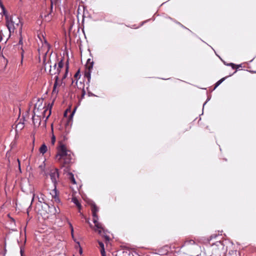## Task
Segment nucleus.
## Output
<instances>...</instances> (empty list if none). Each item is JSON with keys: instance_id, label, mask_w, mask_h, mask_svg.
Masks as SVG:
<instances>
[{"instance_id": "1", "label": "nucleus", "mask_w": 256, "mask_h": 256, "mask_svg": "<svg viewBox=\"0 0 256 256\" xmlns=\"http://www.w3.org/2000/svg\"><path fill=\"white\" fill-rule=\"evenodd\" d=\"M92 206V215L93 216V222L94 224V226L96 227L97 230H98V233L102 235L105 238L106 242H109L110 240V238L106 234V232H108L107 230H106L102 227V224L100 222H98V214H96L97 212L98 211V208L96 204L94 202L91 201L90 204Z\"/></svg>"}, {"instance_id": "2", "label": "nucleus", "mask_w": 256, "mask_h": 256, "mask_svg": "<svg viewBox=\"0 0 256 256\" xmlns=\"http://www.w3.org/2000/svg\"><path fill=\"white\" fill-rule=\"evenodd\" d=\"M34 210L36 212L44 219L48 218L50 215L55 214L57 212L56 208L53 205L50 206L47 203H36Z\"/></svg>"}, {"instance_id": "3", "label": "nucleus", "mask_w": 256, "mask_h": 256, "mask_svg": "<svg viewBox=\"0 0 256 256\" xmlns=\"http://www.w3.org/2000/svg\"><path fill=\"white\" fill-rule=\"evenodd\" d=\"M69 152L70 151L67 150L66 146L63 144H60L58 148V154L56 157L59 162L63 160L62 166L71 162L72 158Z\"/></svg>"}, {"instance_id": "4", "label": "nucleus", "mask_w": 256, "mask_h": 256, "mask_svg": "<svg viewBox=\"0 0 256 256\" xmlns=\"http://www.w3.org/2000/svg\"><path fill=\"white\" fill-rule=\"evenodd\" d=\"M20 23V19L16 16H10L8 20L6 22V26L8 30L10 35L14 32V30L16 28Z\"/></svg>"}, {"instance_id": "5", "label": "nucleus", "mask_w": 256, "mask_h": 256, "mask_svg": "<svg viewBox=\"0 0 256 256\" xmlns=\"http://www.w3.org/2000/svg\"><path fill=\"white\" fill-rule=\"evenodd\" d=\"M50 176L52 182L54 184V190L56 192L57 178H59L60 174L58 168H55L50 172Z\"/></svg>"}, {"instance_id": "6", "label": "nucleus", "mask_w": 256, "mask_h": 256, "mask_svg": "<svg viewBox=\"0 0 256 256\" xmlns=\"http://www.w3.org/2000/svg\"><path fill=\"white\" fill-rule=\"evenodd\" d=\"M55 80V82L54 84L52 93H56L57 94L58 92V90H56V87L58 84V76H56L54 78Z\"/></svg>"}, {"instance_id": "7", "label": "nucleus", "mask_w": 256, "mask_h": 256, "mask_svg": "<svg viewBox=\"0 0 256 256\" xmlns=\"http://www.w3.org/2000/svg\"><path fill=\"white\" fill-rule=\"evenodd\" d=\"M94 62L90 58H88L86 61V69H92L94 66Z\"/></svg>"}, {"instance_id": "8", "label": "nucleus", "mask_w": 256, "mask_h": 256, "mask_svg": "<svg viewBox=\"0 0 256 256\" xmlns=\"http://www.w3.org/2000/svg\"><path fill=\"white\" fill-rule=\"evenodd\" d=\"M62 0H50V12L46 14L45 15V17H48L49 15L50 14L51 12L52 11L53 9V5L54 4H56L58 2H60Z\"/></svg>"}, {"instance_id": "9", "label": "nucleus", "mask_w": 256, "mask_h": 256, "mask_svg": "<svg viewBox=\"0 0 256 256\" xmlns=\"http://www.w3.org/2000/svg\"><path fill=\"white\" fill-rule=\"evenodd\" d=\"M92 69H86L84 77L86 78L88 80L91 79V73Z\"/></svg>"}, {"instance_id": "10", "label": "nucleus", "mask_w": 256, "mask_h": 256, "mask_svg": "<svg viewBox=\"0 0 256 256\" xmlns=\"http://www.w3.org/2000/svg\"><path fill=\"white\" fill-rule=\"evenodd\" d=\"M232 76V74H230V76L224 77L218 80L214 84V89L216 88L219 85H220L226 78H227L228 77L230 76Z\"/></svg>"}, {"instance_id": "11", "label": "nucleus", "mask_w": 256, "mask_h": 256, "mask_svg": "<svg viewBox=\"0 0 256 256\" xmlns=\"http://www.w3.org/2000/svg\"><path fill=\"white\" fill-rule=\"evenodd\" d=\"M48 150L47 146L45 144H43L40 147L39 150L40 153L42 154H45Z\"/></svg>"}, {"instance_id": "12", "label": "nucleus", "mask_w": 256, "mask_h": 256, "mask_svg": "<svg viewBox=\"0 0 256 256\" xmlns=\"http://www.w3.org/2000/svg\"><path fill=\"white\" fill-rule=\"evenodd\" d=\"M68 178L71 181L72 183L73 184H76V180L74 178L73 174L71 172H68Z\"/></svg>"}, {"instance_id": "13", "label": "nucleus", "mask_w": 256, "mask_h": 256, "mask_svg": "<svg viewBox=\"0 0 256 256\" xmlns=\"http://www.w3.org/2000/svg\"><path fill=\"white\" fill-rule=\"evenodd\" d=\"M72 202H74L78 207V208H81L82 206L76 198H72Z\"/></svg>"}, {"instance_id": "14", "label": "nucleus", "mask_w": 256, "mask_h": 256, "mask_svg": "<svg viewBox=\"0 0 256 256\" xmlns=\"http://www.w3.org/2000/svg\"><path fill=\"white\" fill-rule=\"evenodd\" d=\"M50 68L49 70V72L50 73V74L52 75H53V74H56V76H58V74H60V72H61V69H58V68L56 70H54V72H53V73H52V66H50Z\"/></svg>"}, {"instance_id": "15", "label": "nucleus", "mask_w": 256, "mask_h": 256, "mask_svg": "<svg viewBox=\"0 0 256 256\" xmlns=\"http://www.w3.org/2000/svg\"><path fill=\"white\" fill-rule=\"evenodd\" d=\"M38 202L37 203L43 204L46 203L44 198V195L42 194H40V196H38Z\"/></svg>"}, {"instance_id": "16", "label": "nucleus", "mask_w": 256, "mask_h": 256, "mask_svg": "<svg viewBox=\"0 0 256 256\" xmlns=\"http://www.w3.org/2000/svg\"><path fill=\"white\" fill-rule=\"evenodd\" d=\"M195 244V242L192 240H187L185 241L184 244H182V246L181 248H182L185 246L188 245V244Z\"/></svg>"}, {"instance_id": "17", "label": "nucleus", "mask_w": 256, "mask_h": 256, "mask_svg": "<svg viewBox=\"0 0 256 256\" xmlns=\"http://www.w3.org/2000/svg\"><path fill=\"white\" fill-rule=\"evenodd\" d=\"M38 107V110L39 109H41L42 108V101L38 100V102L34 106V110H36V107Z\"/></svg>"}, {"instance_id": "18", "label": "nucleus", "mask_w": 256, "mask_h": 256, "mask_svg": "<svg viewBox=\"0 0 256 256\" xmlns=\"http://www.w3.org/2000/svg\"><path fill=\"white\" fill-rule=\"evenodd\" d=\"M2 14L4 16L6 22L8 20L10 16H8L6 8L2 9Z\"/></svg>"}, {"instance_id": "19", "label": "nucleus", "mask_w": 256, "mask_h": 256, "mask_svg": "<svg viewBox=\"0 0 256 256\" xmlns=\"http://www.w3.org/2000/svg\"><path fill=\"white\" fill-rule=\"evenodd\" d=\"M68 224H69V226H70V229L72 236L74 240L76 242V240L74 239V230L73 226L70 222L68 220Z\"/></svg>"}, {"instance_id": "20", "label": "nucleus", "mask_w": 256, "mask_h": 256, "mask_svg": "<svg viewBox=\"0 0 256 256\" xmlns=\"http://www.w3.org/2000/svg\"><path fill=\"white\" fill-rule=\"evenodd\" d=\"M64 58H62L61 60L58 62V69H61L63 68L64 64Z\"/></svg>"}, {"instance_id": "21", "label": "nucleus", "mask_w": 256, "mask_h": 256, "mask_svg": "<svg viewBox=\"0 0 256 256\" xmlns=\"http://www.w3.org/2000/svg\"><path fill=\"white\" fill-rule=\"evenodd\" d=\"M76 108H77V106H76L74 108V110H72V112H71V114L70 116V117H69V120H68L69 122L72 119V118L74 114V113L76 111Z\"/></svg>"}, {"instance_id": "22", "label": "nucleus", "mask_w": 256, "mask_h": 256, "mask_svg": "<svg viewBox=\"0 0 256 256\" xmlns=\"http://www.w3.org/2000/svg\"><path fill=\"white\" fill-rule=\"evenodd\" d=\"M74 77L76 79L80 78V70H78L74 74Z\"/></svg>"}, {"instance_id": "23", "label": "nucleus", "mask_w": 256, "mask_h": 256, "mask_svg": "<svg viewBox=\"0 0 256 256\" xmlns=\"http://www.w3.org/2000/svg\"><path fill=\"white\" fill-rule=\"evenodd\" d=\"M54 192H55V195L54 196V200L56 202H60V198H58V196H56V192H57V191L56 190V192L54 191Z\"/></svg>"}, {"instance_id": "24", "label": "nucleus", "mask_w": 256, "mask_h": 256, "mask_svg": "<svg viewBox=\"0 0 256 256\" xmlns=\"http://www.w3.org/2000/svg\"><path fill=\"white\" fill-rule=\"evenodd\" d=\"M218 234H212L210 238L208 239V241H210L211 240H212V239L214 238H216L217 236H218Z\"/></svg>"}, {"instance_id": "25", "label": "nucleus", "mask_w": 256, "mask_h": 256, "mask_svg": "<svg viewBox=\"0 0 256 256\" xmlns=\"http://www.w3.org/2000/svg\"><path fill=\"white\" fill-rule=\"evenodd\" d=\"M98 244L100 245V250H102L103 251H104V244L102 242H98Z\"/></svg>"}, {"instance_id": "26", "label": "nucleus", "mask_w": 256, "mask_h": 256, "mask_svg": "<svg viewBox=\"0 0 256 256\" xmlns=\"http://www.w3.org/2000/svg\"><path fill=\"white\" fill-rule=\"evenodd\" d=\"M34 196H35V194H32V200L31 204H30V205L29 206V207L28 208V212L30 208H32V203L33 201L34 200Z\"/></svg>"}, {"instance_id": "27", "label": "nucleus", "mask_w": 256, "mask_h": 256, "mask_svg": "<svg viewBox=\"0 0 256 256\" xmlns=\"http://www.w3.org/2000/svg\"><path fill=\"white\" fill-rule=\"evenodd\" d=\"M226 66H231L232 69L235 68L236 66V64H235L234 63H229V64H226Z\"/></svg>"}, {"instance_id": "28", "label": "nucleus", "mask_w": 256, "mask_h": 256, "mask_svg": "<svg viewBox=\"0 0 256 256\" xmlns=\"http://www.w3.org/2000/svg\"><path fill=\"white\" fill-rule=\"evenodd\" d=\"M88 90L87 94L88 96H96L94 94L91 92L89 91L88 90Z\"/></svg>"}, {"instance_id": "29", "label": "nucleus", "mask_w": 256, "mask_h": 256, "mask_svg": "<svg viewBox=\"0 0 256 256\" xmlns=\"http://www.w3.org/2000/svg\"><path fill=\"white\" fill-rule=\"evenodd\" d=\"M20 256H24V250L22 246L20 247Z\"/></svg>"}, {"instance_id": "30", "label": "nucleus", "mask_w": 256, "mask_h": 256, "mask_svg": "<svg viewBox=\"0 0 256 256\" xmlns=\"http://www.w3.org/2000/svg\"><path fill=\"white\" fill-rule=\"evenodd\" d=\"M86 94V90L84 88V87H83V88H82V96H81V98L82 99L84 98V96Z\"/></svg>"}, {"instance_id": "31", "label": "nucleus", "mask_w": 256, "mask_h": 256, "mask_svg": "<svg viewBox=\"0 0 256 256\" xmlns=\"http://www.w3.org/2000/svg\"><path fill=\"white\" fill-rule=\"evenodd\" d=\"M55 142H56V137L54 134H52V140H51V142H52V144H54L55 143Z\"/></svg>"}, {"instance_id": "32", "label": "nucleus", "mask_w": 256, "mask_h": 256, "mask_svg": "<svg viewBox=\"0 0 256 256\" xmlns=\"http://www.w3.org/2000/svg\"><path fill=\"white\" fill-rule=\"evenodd\" d=\"M66 69L67 70H68V68H69V58H68L67 60V61H66Z\"/></svg>"}, {"instance_id": "33", "label": "nucleus", "mask_w": 256, "mask_h": 256, "mask_svg": "<svg viewBox=\"0 0 256 256\" xmlns=\"http://www.w3.org/2000/svg\"><path fill=\"white\" fill-rule=\"evenodd\" d=\"M68 70H67L66 69V72H65V74H64V75L63 76H62V80L66 78L67 76V75H68Z\"/></svg>"}, {"instance_id": "34", "label": "nucleus", "mask_w": 256, "mask_h": 256, "mask_svg": "<svg viewBox=\"0 0 256 256\" xmlns=\"http://www.w3.org/2000/svg\"><path fill=\"white\" fill-rule=\"evenodd\" d=\"M176 24H180L182 28H186V30H188L190 31L191 32H192L188 28H187L185 27L184 26H183L182 24H181L180 22H176Z\"/></svg>"}, {"instance_id": "35", "label": "nucleus", "mask_w": 256, "mask_h": 256, "mask_svg": "<svg viewBox=\"0 0 256 256\" xmlns=\"http://www.w3.org/2000/svg\"><path fill=\"white\" fill-rule=\"evenodd\" d=\"M90 80H91V79H89V80H87V82H86V85L88 86L86 87V90H88V88H89V86H90Z\"/></svg>"}, {"instance_id": "36", "label": "nucleus", "mask_w": 256, "mask_h": 256, "mask_svg": "<svg viewBox=\"0 0 256 256\" xmlns=\"http://www.w3.org/2000/svg\"><path fill=\"white\" fill-rule=\"evenodd\" d=\"M0 7L2 8V10L5 8L1 0H0Z\"/></svg>"}, {"instance_id": "37", "label": "nucleus", "mask_w": 256, "mask_h": 256, "mask_svg": "<svg viewBox=\"0 0 256 256\" xmlns=\"http://www.w3.org/2000/svg\"><path fill=\"white\" fill-rule=\"evenodd\" d=\"M210 96L206 100L205 102L203 104V108H204V106L210 100Z\"/></svg>"}, {"instance_id": "38", "label": "nucleus", "mask_w": 256, "mask_h": 256, "mask_svg": "<svg viewBox=\"0 0 256 256\" xmlns=\"http://www.w3.org/2000/svg\"><path fill=\"white\" fill-rule=\"evenodd\" d=\"M100 252H101L102 256H106L104 250V251H103L102 250H100Z\"/></svg>"}, {"instance_id": "39", "label": "nucleus", "mask_w": 256, "mask_h": 256, "mask_svg": "<svg viewBox=\"0 0 256 256\" xmlns=\"http://www.w3.org/2000/svg\"><path fill=\"white\" fill-rule=\"evenodd\" d=\"M51 114V108H50V111H49V114H48V116L46 117V120H47L48 119V118H49V116H50V115Z\"/></svg>"}, {"instance_id": "40", "label": "nucleus", "mask_w": 256, "mask_h": 256, "mask_svg": "<svg viewBox=\"0 0 256 256\" xmlns=\"http://www.w3.org/2000/svg\"><path fill=\"white\" fill-rule=\"evenodd\" d=\"M150 20V19H149V20H145V21L142 22L141 23V24H140V26H142L144 24L146 23L147 22H148V20Z\"/></svg>"}, {"instance_id": "41", "label": "nucleus", "mask_w": 256, "mask_h": 256, "mask_svg": "<svg viewBox=\"0 0 256 256\" xmlns=\"http://www.w3.org/2000/svg\"><path fill=\"white\" fill-rule=\"evenodd\" d=\"M56 65H57V64L56 62H55L53 66V68H54V70H56Z\"/></svg>"}, {"instance_id": "42", "label": "nucleus", "mask_w": 256, "mask_h": 256, "mask_svg": "<svg viewBox=\"0 0 256 256\" xmlns=\"http://www.w3.org/2000/svg\"><path fill=\"white\" fill-rule=\"evenodd\" d=\"M242 67V64H237L236 65V70L239 68H241Z\"/></svg>"}, {"instance_id": "43", "label": "nucleus", "mask_w": 256, "mask_h": 256, "mask_svg": "<svg viewBox=\"0 0 256 256\" xmlns=\"http://www.w3.org/2000/svg\"><path fill=\"white\" fill-rule=\"evenodd\" d=\"M43 38L44 40L45 44H46L48 46H49V44H48V42H47L46 40V38L44 37H43Z\"/></svg>"}, {"instance_id": "44", "label": "nucleus", "mask_w": 256, "mask_h": 256, "mask_svg": "<svg viewBox=\"0 0 256 256\" xmlns=\"http://www.w3.org/2000/svg\"><path fill=\"white\" fill-rule=\"evenodd\" d=\"M18 168H19V170H21V168H20V161L18 159Z\"/></svg>"}, {"instance_id": "45", "label": "nucleus", "mask_w": 256, "mask_h": 256, "mask_svg": "<svg viewBox=\"0 0 256 256\" xmlns=\"http://www.w3.org/2000/svg\"><path fill=\"white\" fill-rule=\"evenodd\" d=\"M65 111H66L67 113H68V112H71V110H70V108H67Z\"/></svg>"}, {"instance_id": "46", "label": "nucleus", "mask_w": 256, "mask_h": 256, "mask_svg": "<svg viewBox=\"0 0 256 256\" xmlns=\"http://www.w3.org/2000/svg\"><path fill=\"white\" fill-rule=\"evenodd\" d=\"M48 110V108H46L43 112V114L44 115L46 112H47Z\"/></svg>"}, {"instance_id": "47", "label": "nucleus", "mask_w": 256, "mask_h": 256, "mask_svg": "<svg viewBox=\"0 0 256 256\" xmlns=\"http://www.w3.org/2000/svg\"><path fill=\"white\" fill-rule=\"evenodd\" d=\"M67 114H68V113H67L66 111H65L64 112V116H65V117L67 116Z\"/></svg>"}, {"instance_id": "48", "label": "nucleus", "mask_w": 256, "mask_h": 256, "mask_svg": "<svg viewBox=\"0 0 256 256\" xmlns=\"http://www.w3.org/2000/svg\"><path fill=\"white\" fill-rule=\"evenodd\" d=\"M80 254H82V248L80 247Z\"/></svg>"}, {"instance_id": "49", "label": "nucleus", "mask_w": 256, "mask_h": 256, "mask_svg": "<svg viewBox=\"0 0 256 256\" xmlns=\"http://www.w3.org/2000/svg\"><path fill=\"white\" fill-rule=\"evenodd\" d=\"M22 24H20V32H22Z\"/></svg>"}, {"instance_id": "50", "label": "nucleus", "mask_w": 256, "mask_h": 256, "mask_svg": "<svg viewBox=\"0 0 256 256\" xmlns=\"http://www.w3.org/2000/svg\"><path fill=\"white\" fill-rule=\"evenodd\" d=\"M251 72H252L253 73H256V71H251Z\"/></svg>"}, {"instance_id": "51", "label": "nucleus", "mask_w": 256, "mask_h": 256, "mask_svg": "<svg viewBox=\"0 0 256 256\" xmlns=\"http://www.w3.org/2000/svg\"><path fill=\"white\" fill-rule=\"evenodd\" d=\"M224 64L225 65H226V64H226V62H224Z\"/></svg>"}, {"instance_id": "52", "label": "nucleus", "mask_w": 256, "mask_h": 256, "mask_svg": "<svg viewBox=\"0 0 256 256\" xmlns=\"http://www.w3.org/2000/svg\"><path fill=\"white\" fill-rule=\"evenodd\" d=\"M254 58L250 61V62H251L253 60Z\"/></svg>"}, {"instance_id": "53", "label": "nucleus", "mask_w": 256, "mask_h": 256, "mask_svg": "<svg viewBox=\"0 0 256 256\" xmlns=\"http://www.w3.org/2000/svg\"><path fill=\"white\" fill-rule=\"evenodd\" d=\"M77 242V244H78L80 246V242Z\"/></svg>"}, {"instance_id": "54", "label": "nucleus", "mask_w": 256, "mask_h": 256, "mask_svg": "<svg viewBox=\"0 0 256 256\" xmlns=\"http://www.w3.org/2000/svg\"><path fill=\"white\" fill-rule=\"evenodd\" d=\"M22 40H20V42H22Z\"/></svg>"}, {"instance_id": "55", "label": "nucleus", "mask_w": 256, "mask_h": 256, "mask_svg": "<svg viewBox=\"0 0 256 256\" xmlns=\"http://www.w3.org/2000/svg\"><path fill=\"white\" fill-rule=\"evenodd\" d=\"M169 78H167L166 80H168ZM162 80H166L165 78H162Z\"/></svg>"}, {"instance_id": "56", "label": "nucleus", "mask_w": 256, "mask_h": 256, "mask_svg": "<svg viewBox=\"0 0 256 256\" xmlns=\"http://www.w3.org/2000/svg\"><path fill=\"white\" fill-rule=\"evenodd\" d=\"M52 129L53 130L52 124Z\"/></svg>"}, {"instance_id": "57", "label": "nucleus", "mask_w": 256, "mask_h": 256, "mask_svg": "<svg viewBox=\"0 0 256 256\" xmlns=\"http://www.w3.org/2000/svg\"><path fill=\"white\" fill-rule=\"evenodd\" d=\"M236 70L234 71V74L236 73Z\"/></svg>"}]
</instances>
